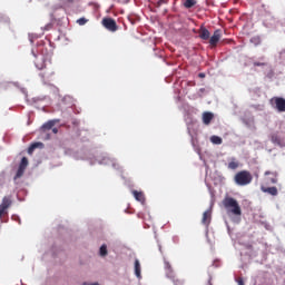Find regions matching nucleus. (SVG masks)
<instances>
[{
    "mask_svg": "<svg viewBox=\"0 0 285 285\" xmlns=\"http://www.w3.org/2000/svg\"><path fill=\"white\" fill-rule=\"evenodd\" d=\"M223 206L227 210L228 215L242 217V207L239 206L237 199L227 196L223 199Z\"/></svg>",
    "mask_w": 285,
    "mask_h": 285,
    "instance_id": "f257e3e1",
    "label": "nucleus"
},
{
    "mask_svg": "<svg viewBox=\"0 0 285 285\" xmlns=\"http://www.w3.org/2000/svg\"><path fill=\"white\" fill-rule=\"evenodd\" d=\"M234 181L237 186H248L253 181V174L248 170L238 171L234 177Z\"/></svg>",
    "mask_w": 285,
    "mask_h": 285,
    "instance_id": "f03ea898",
    "label": "nucleus"
},
{
    "mask_svg": "<svg viewBox=\"0 0 285 285\" xmlns=\"http://www.w3.org/2000/svg\"><path fill=\"white\" fill-rule=\"evenodd\" d=\"M36 67L38 70H42L39 73V77L43 81V83H48L55 77V70L46 68V63H39V60L36 61Z\"/></svg>",
    "mask_w": 285,
    "mask_h": 285,
    "instance_id": "7ed1b4c3",
    "label": "nucleus"
},
{
    "mask_svg": "<svg viewBox=\"0 0 285 285\" xmlns=\"http://www.w3.org/2000/svg\"><path fill=\"white\" fill-rule=\"evenodd\" d=\"M269 104L276 108L278 112H285V99L283 97H273L271 98Z\"/></svg>",
    "mask_w": 285,
    "mask_h": 285,
    "instance_id": "20e7f679",
    "label": "nucleus"
},
{
    "mask_svg": "<svg viewBox=\"0 0 285 285\" xmlns=\"http://www.w3.org/2000/svg\"><path fill=\"white\" fill-rule=\"evenodd\" d=\"M104 28L108 30L109 32H117L119 30V26H117V21L112 18H104L101 21Z\"/></svg>",
    "mask_w": 285,
    "mask_h": 285,
    "instance_id": "39448f33",
    "label": "nucleus"
},
{
    "mask_svg": "<svg viewBox=\"0 0 285 285\" xmlns=\"http://www.w3.org/2000/svg\"><path fill=\"white\" fill-rule=\"evenodd\" d=\"M219 39H222V30L217 29L214 31V35L209 38L210 46H217V43H219Z\"/></svg>",
    "mask_w": 285,
    "mask_h": 285,
    "instance_id": "423d86ee",
    "label": "nucleus"
},
{
    "mask_svg": "<svg viewBox=\"0 0 285 285\" xmlns=\"http://www.w3.org/2000/svg\"><path fill=\"white\" fill-rule=\"evenodd\" d=\"M198 35L204 41H208V39H210V31H208L204 26L198 30Z\"/></svg>",
    "mask_w": 285,
    "mask_h": 285,
    "instance_id": "0eeeda50",
    "label": "nucleus"
},
{
    "mask_svg": "<svg viewBox=\"0 0 285 285\" xmlns=\"http://www.w3.org/2000/svg\"><path fill=\"white\" fill-rule=\"evenodd\" d=\"M262 193H267V195H272V197H277L278 190L277 187H261Z\"/></svg>",
    "mask_w": 285,
    "mask_h": 285,
    "instance_id": "6e6552de",
    "label": "nucleus"
},
{
    "mask_svg": "<svg viewBox=\"0 0 285 285\" xmlns=\"http://www.w3.org/2000/svg\"><path fill=\"white\" fill-rule=\"evenodd\" d=\"M165 271L169 279H175V271H173V266L170 265V263L166 261H165Z\"/></svg>",
    "mask_w": 285,
    "mask_h": 285,
    "instance_id": "1a4fd4ad",
    "label": "nucleus"
},
{
    "mask_svg": "<svg viewBox=\"0 0 285 285\" xmlns=\"http://www.w3.org/2000/svg\"><path fill=\"white\" fill-rule=\"evenodd\" d=\"M210 219H212V212L210 210L204 212L202 224H204V226H210Z\"/></svg>",
    "mask_w": 285,
    "mask_h": 285,
    "instance_id": "9d476101",
    "label": "nucleus"
},
{
    "mask_svg": "<svg viewBox=\"0 0 285 285\" xmlns=\"http://www.w3.org/2000/svg\"><path fill=\"white\" fill-rule=\"evenodd\" d=\"M215 118V115H213V112H204L203 114V124H205V126H209L210 121H213V119Z\"/></svg>",
    "mask_w": 285,
    "mask_h": 285,
    "instance_id": "9b49d317",
    "label": "nucleus"
},
{
    "mask_svg": "<svg viewBox=\"0 0 285 285\" xmlns=\"http://www.w3.org/2000/svg\"><path fill=\"white\" fill-rule=\"evenodd\" d=\"M132 195L136 202H140V204H144V202H146V196L144 195V191L132 190Z\"/></svg>",
    "mask_w": 285,
    "mask_h": 285,
    "instance_id": "f8f14e48",
    "label": "nucleus"
},
{
    "mask_svg": "<svg viewBox=\"0 0 285 285\" xmlns=\"http://www.w3.org/2000/svg\"><path fill=\"white\" fill-rule=\"evenodd\" d=\"M10 206H12V199L8 196H4L2 198V203H1L0 207L8 210Z\"/></svg>",
    "mask_w": 285,
    "mask_h": 285,
    "instance_id": "ddd939ff",
    "label": "nucleus"
},
{
    "mask_svg": "<svg viewBox=\"0 0 285 285\" xmlns=\"http://www.w3.org/2000/svg\"><path fill=\"white\" fill-rule=\"evenodd\" d=\"M135 275L138 279H141V264L139 263V259H135Z\"/></svg>",
    "mask_w": 285,
    "mask_h": 285,
    "instance_id": "4468645a",
    "label": "nucleus"
},
{
    "mask_svg": "<svg viewBox=\"0 0 285 285\" xmlns=\"http://www.w3.org/2000/svg\"><path fill=\"white\" fill-rule=\"evenodd\" d=\"M43 142H33L30 145V147L28 148V155H32L35 153V150H37V148H42Z\"/></svg>",
    "mask_w": 285,
    "mask_h": 285,
    "instance_id": "2eb2a0df",
    "label": "nucleus"
},
{
    "mask_svg": "<svg viewBox=\"0 0 285 285\" xmlns=\"http://www.w3.org/2000/svg\"><path fill=\"white\" fill-rule=\"evenodd\" d=\"M43 142H33L30 145V147L28 148V155H32L35 153V150H37V148H42Z\"/></svg>",
    "mask_w": 285,
    "mask_h": 285,
    "instance_id": "dca6fc26",
    "label": "nucleus"
},
{
    "mask_svg": "<svg viewBox=\"0 0 285 285\" xmlns=\"http://www.w3.org/2000/svg\"><path fill=\"white\" fill-rule=\"evenodd\" d=\"M229 170H237L239 168V161H237V158H232L228 163Z\"/></svg>",
    "mask_w": 285,
    "mask_h": 285,
    "instance_id": "f3484780",
    "label": "nucleus"
},
{
    "mask_svg": "<svg viewBox=\"0 0 285 285\" xmlns=\"http://www.w3.org/2000/svg\"><path fill=\"white\" fill-rule=\"evenodd\" d=\"M183 6L187 10H190V8H195V6H197V0H185Z\"/></svg>",
    "mask_w": 285,
    "mask_h": 285,
    "instance_id": "a211bd4d",
    "label": "nucleus"
},
{
    "mask_svg": "<svg viewBox=\"0 0 285 285\" xmlns=\"http://www.w3.org/2000/svg\"><path fill=\"white\" fill-rule=\"evenodd\" d=\"M268 175L272 176L268 178V181L271 184H277V173L265 171V176H268Z\"/></svg>",
    "mask_w": 285,
    "mask_h": 285,
    "instance_id": "6ab92c4d",
    "label": "nucleus"
},
{
    "mask_svg": "<svg viewBox=\"0 0 285 285\" xmlns=\"http://www.w3.org/2000/svg\"><path fill=\"white\" fill-rule=\"evenodd\" d=\"M272 144H275L276 146H282V138L277 134L272 135L271 137Z\"/></svg>",
    "mask_w": 285,
    "mask_h": 285,
    "instance_id": "aec40b11",
    "label": "nucleus"
},
{
    "mask_svg": "<svg viewBox=\"0 0 285 285\" xmlns=\"http://www.w3.org/2000/svg\"><path fill=\"white\" fill-rule=\"evenodd\" d=\"M210 141H212V144H215L216 146H219L223 142L222 137H219V136H212Z\"/></svg>",
    "mask_w": 285,
    "mask_h": 285,
    "instance_id": "412c9836",
    "label": "nucleus"
},
{
    "mask_svg": "<svg viewBox=\"0 0 285 285\" xmlns=\"http://www.w3.org/2000/svg\"><path fill=\"white\" fill-rule=\"evenodd\" d=\"M26 173V169H23V167H19L18 170H17V174L14 176V181H17V179L23 177V174Z\"/></svg>",
    "mask_w": 285,
    "mask_h": 285,
    "instance_id": "4be33fe9",
    "label": "nucleus"
},
{
    "mask_svg": "<svg viewBox=\"0 0 285 285\" xmlns=\"http://www.w3.org/2000/svg\"><path fill=\"white\" fill-rule=\"evenodd\" d=\"M53 127H55L53 121H49V122H46L45 125H42L43 130H52Z\"/></svg>",
    "mask_w": 285,
    "mask_h": 285,
    "instance_id": "5701e85b",
    "label": "nucleus"
},
{
    "mask_svg": "<svg viewBox=\"0 0 285 285\" xmlns=\"http://www.w3.org/2000/svg\"><path fill=\"white\" fill-rule=\"evenodd\" d=\"M19 167L23 168L24 170H26V168H28V158L27 157H22Z\"/></svg>",
    "mask_w": 285,
    "mask_h": 285,
    "instance_id": "b1692460",
    "label": "nucleus"
},
{
    "mask_svg": "<svg viewBox=\"0 0 285 285\" xmlns=\"http://www.w3.org/2000/svg\"><path fill=\"white\" fill-rule=\"evenodd\" d=\"M106 255H108V247L106 245H101L100 257H106Z\"/></svg>",
    "mask_w": 285,
    "mask_h": 285,
    "instance_id": "393cba45",
    "label": "nucleus"
},
{
    "mask_svg": "<svg viewBox=\"0 0 285 285\" xmlns=\"http://www.w3.org/2000/svg\"><path fill=\"white\" fill-rule=\"evenodd\" d=\"M76 23H78V26H86V23H88V19L86 18H79Z\"/></svg>",
    "mask_w": 285,
    "mask_h": 285,
    "instance_id": "a878e982",
    "label": "nucleus"
},
{
    "mask_svg": "<svg viewBox=\"0 0 285 285\" xmlns=\"http://www.w3.org/2000/svg\"><path fill=\"white\" fill-rule=\"evenodd\" d=\"M3 215H8V209L0 207V219L3 217Z\"/></svg>",
    "mask_w": 285,
    "mask_h": 285,
    "instance_id": "bb28decb",
    "label": "nucleus"
},
{
    "mask_svg": "<svg viewBox=\"0 0 285 285\" xmlns=\"http://www.w3.org/2000/svg\"><path fill=\"white\" fill-rule=\"evenodd\" d=\"M198 77H199L200 79H204V78L206 77V73L200 72V73L198 75Z\"/></svg>",
    "mask_w": 285,
    "mask_h": 285,
    "instance_id": "cd10ccee",
    "label": "nucleus"
},
{
    "mask_svg": "<svg viewBox=\"0 0 285 285\" xmlns=\"http://www.w3.org/2000/svg\"><path fill=\"white\" fill-rule=\"evenodd\" d=\"M168 0H159L158 4L161 6V3H167Z\"/></svg>",
    "mask_w": 285,
    "mask_h": 285,
    "instance_id": "c85d7f7f",
    "label": "nucleus"
},
{
    "mask_svg": "<svg viewBox=\"0 0 285 285\" xmlns=\"http://www.w3.org/2000/svg\"><path fill=\"white\" fill-rule=\"evenodd\" d=\"M254 66H257V67L264 66V62H254Z\"/></svg>",
    "mask_w": 285,
    "mask_h": 285,
    "instance_id": "c756f323",
    "label": "nucleus"
},
{
    "mask_svg": "<svg viewBox=\"0 0 285 285\" xmlns=\"http://www.w3.org/2000/svg\"><path fill=\"white\" fill-rule=\"evenodd\" d=\"M52 132H53L55 135H57V132H59V129L53 128V129H52Z\"/></svg>",
    "mask_w": 285,
    "mask_h": 285,
    "instance_id": "7c9ffc66",
    "label": "nucleus"
},
{
    "mask_svg": "<svg viewBox=\"0 0 285 285\" xmlns=\"http://www.w3.org/2000/svg\"><path fill=\"white\" fill-rule=\"evenodd\" d=\"M238 285H244V281L242 278L238 279Z\"/></svg>",
    "mask_w": 285,
    "mask_h": 285,
    "instance_id": "2f4dec72",
    "label": "nucleus"
},
{
    "mask_svg": "<svg viewBox=\"0 0 285 285\" xmlns=\"http://www.w3.org/2000/svg\"><path fill=\"white\" fill-rule=\"evenodd\" d=\"M83 285H99V283H91V284L83 283Z\"/></svg>",
    "mask_w": 285,
    "mask_h": 285,
    "instance_id": "473e14b6",
    "label": "nucleus"
},
{
    "mask_svg": "<svg viewBox=\"0 0 285 285\" xmlns=\"http://www.w3.org/2000/svg\"><path fill=\"white\" fill-rule=\"evenodd\" d=\"M75 1H79V0H67L68 3H75Z\"/></svg>",
    "mask_w": 285,
    "mask_h": 285,
    "instance_id": "72a5a7b5",
    "label": "nucleus"
},
{
    "mask_svg": "<svg viewBox=\"0 0 285 285\" xmlns=\"http://www.w3.org/2000/svg\"><path fill=\"white\" fill-rule=\"evenodd\" d=\"M129 21H131V23L135 24V20L129 19Z\"/></svg>",
    "mask_w": 285,
    "mask_h": 285,
    "instance_id": "f704fd0d",
    "label": "nucleus"
}]
</instances>
